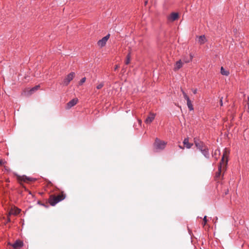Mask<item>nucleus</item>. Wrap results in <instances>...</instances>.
<instances>
[{
    "instance_id": "nucleus-25",
    "label": "nucleus",
    "mask_w": 249,
    "mask_h": 249,
    "mask_svg": "<svg viewBox=\"0 0 249 249\" xmlns=\"http://www.w3.org/2000/svg\"><path fill=\"white\" fill-rule=\"evenodd\" d=\"M183 61L184 62V63H189L190 62V60L189 59H186V58H184L183 59Z\"/></svg>"
},
{
    "instance_id": "nucleus-22",
    "label": "nucleus",
    "mask_w": 249,
    "mask_h": 249,
    "mask_svg": "<svg viewBox=\"0 0 249 249\" xmlns=\"http://www.w3.org/2000/svg\"><path fill=\"white\" fill-rule=\"evenodd\" d=\"M203 222L202 223V225H203V226L204 227V226L206 225L207 222L206 216H204V217L203 218Z\"/></svg>"
},
{
    "instance_id": "nucleus-23",
    "label": "nucleus",
    "mask_w": 249,
    "mask_h": 249,
    "mask_svg": "<svg viewBox=\"0 0 249 249\" xmlns=\"http://www.w3.org/2000/svg\"><path fill=\"white\" fill-rule=\"evenodd\" d=\"M86 80V77H84V78H82V79H81L80 81L79 82V84L80 85H82L84 83H85V82Z\"/></svg>"
},
{
    "instance_id": "nucleus-11",
    "label": "nucleus",
    "mask_w": 249,
    "mask_h": 249,
    "mask_svg": "<svg viewBox=\"0 0 249 249\" xmlns=\"http://www.w3.org/2000/svg\"><path fill=\"white\" fill-rule=\"evenodd\" d=\"M183 62L181 60H179L178 61L176 64L175 65V66H174V70L175 71H177L179 69H180L182 66H183Z\"/></svg>"
},
{
    "instance_id": "nucleus-16",
    "label": "nucleus",
    "mask_w": 249,
    "mask_h": 249,
    "mask_svg": "<svg viewBox=\"0 0 249 249\" xmlns=\"http://www.w3.org/2000/svg\"><path fill=\"white\" fill-rule=\"evenodd\" d=\"M201 152L205 157L207 158L209 157V154L207 147L206 148H204V149Z\"/></svg>"
},
{
    "instance_id": "nucleus-17",
    "label": "nucleus",
    "mask_w": 249,
    "mask_h": 249,
    "mask_svg": "<svg viewBox=\"0 0 249 249\" xmlns=\"http://www.w3.org/2000/svg\"><path fill=\"white\" fill-rule=\"evenodd\" d=\"M220 72L222 75H226V76L229 75V74L230 73L229 71L225 70L223 67H222L221 68Z\"/></svg>"
},
{
    "instance_id": "nucleus-3",
    "label": "nucleus",
    "mask_w": 249,
    "mask_h": 249,
    "mask_svg": "<svg viewBox=\"0 0 249 249\" xmlns=\"http://www.w3.org/2000/svg\"><path fill=\"white\" fill-rule=\"evenodd\" d=\"M166 144V142L164 141L156 138L154 143V146L157 149L163 150L165 148Z\"/></svg>"
},
{
    "instance_id": "nucleus-6",
    "label": "nucleus",
    "mask_w": 249,
    "mask_h": 249,
    "mask_svg": "<svg viewBox=\"0 0 249 249\" xmlns=\"http://www.w3.org/2000/svg\"><path fill=\"white\" fill-rule=\"evenodd\" d=\"M78 101V100L77 98L72 99L67 104L66 108L67 109H70L71 107L76 105Z\"/></svg>"
},
{
    "instance_id": "nucleus-14",
    "label": "nucleus",
    "mask_w": 249,
    "mask_h": 249,
    "mask_svg": "<svg viewBox=\"0 0 249 249\" xmlns=\"http://www.w3.org/2000/svg\"><path fill=\"white\" fill-rule=\"evenodd\" d=\"M196 146L200 151H202L204 148H206V146L202 142H196Z\"/></svg>"
},
{
    "instance_id": "nucleus-10",
    "label": "nucleus",
    "mask_w": 249,
    "mask_h": 249,
    "mask_svg": "<svg viewBox=\"0 0 249 249\" xmlns=\"http://www.w3.org/2000/svg\"><path fill=\"white\" fill-rule=\"evenodd\" d=\"M155 117V114L153 113H150L149 115L147 117L146 120H145V123L146 124L151 123L154 119Z\"/></svg>"
},
{
    "instance_id": "nucleus-33",
    "label": "nucleus",
    "mask_w": 249,
    "mask_h": 249,
    "mask_svg": "<svg viewBox=\"0 0 249 249\" xmlns=\"http://www.w3.org/2000/svg\"><path fill=\"white\" fill-rule=\"evenodd\" d=\"M178 146H179V147L180 148H181V149H184V147H182V146H181V145H179Z\"/></svg>"
},
{
    "instance_id": "nucleus-12",
    "label": "nucleus",
    "mask_w": 249,
    "mask_h": 249,
    "mask_svg": "<svg viewBox=\"0 0 249 249\" xmlns=\"http://www.w3.org/2000/svg\"><path fill=\"white\" fill-rule=\"evenodd\" d=\"M178 18V14L177 13H172L168 17V19L173 21L177 20Z\"/></svg>"
},
{
    "instance_id": "nucleus-24",
    "label": "nucleus",
    "mask_w": 249,
    "mask_h": 249,
    "mask_svg": "<svg viewBox=\"0 0 249 249\" xmlns=\"http://www.w3.org/2000/svg\"><path fill=\"white\" fill-rule=\"evenodd\" d=\"M39 88V86H37L34 88H33L31 90V92H32V91H34L36 90H37L38 89V88Z\"/></svg>"
},
{
    "instance_id": "nucleus-8",
    "label": "nucleus",
    "mask_w": 249,
    "mask_h": 249,
    "mask_svg": "<svg viewBox=\"0 0 249 249\" xmlns=\"http://www.w3.org/2000/svg\"><path fill=\"white\" fill-rule=\"evenodd\" d=\"M18 179L19 181H23L24 182H29L33 180L32 178L27 177L26 176H18Z\"/></svg>"
},
{
    "instance_id": "nucleus-9",
    "label": "nucleus",
    "mask_w": 249,
    "mask_h": 249,
    "mask_svg": "<svg viewBox=\"0 0 249 249\" xmlns=\"http://www.w3.org/2000/svg\"><path fill=\"white\" fill-rule=\"evenodd\" d=\"M23 245V242L20 240H17L15 243L12 245L14 249H19L22 247Z\"/></svg>"
},
{
    "instance_id": "nucleus-21",
    "label": "nucleus",
    "mask_w": 249,
    "mask_h": 249,
    "mask_svg": "<svg viewBox=\"0 0 249 249\" xmlns=\"http://www.w3.org/2000/svg\"><path fill=\"white\" fill-rule=\"evenodd\" d=\"M104 86V82H101L100 83H99L97 86H96V89H101V88H102L103 87V86Z\"/></svg>"
},
{
    "instance_id": "nucleus-28",
    "label": "nucleus",
    "mask_w": 249,
    "mask_h": 249,
    "mask_svg": "<svg viewBox=\"0 0 249 249\" xmlns=\"http://www.w3.org/2000/svg\"><path fill=\"white\" fill-rule=\"evenodd\" d=\"M193 57V55L192 54H190V59H189L190 61H192Z\"/></svg>"
},
{
    "instance_id": "nucleus-1",
    "label": "nucleus",
    "mask_w": 249,
    "mask_h": 249,
    "mask_svg": "<svg viewBox=\"0 0 249 249\" xmlns=\"http://www.w3.org/2000/svg\"><path fill=\"white\" fill-rule=\"evenodd\" d=\"M229 152L226 149L224 151L222 159L218 166V171L216 173V177L220 176L221 173L226 170V165L228 162V154Z\"/></svg>"
},
{
    "instance_id": "nucleus-15",
    "label": "nucleus",
    "mask_w": 249,
    "mask_h": 249,
    "mask_svg": "<svg viewBox=\"0 0 249 249\" xmlns=\"http://www.w3.org/2000/svg\"><path fill=\"white\" fill-rule=\"evenodd\" d=\"M206 41V38L205 36H200L198 37V42L200 44H204Z\"/></svg>"
},
{
    "instance_id": "nucleus-27",
    "label": "nucleus",
    "mask_w": 249,
    "mask_h": 249,
    "mask_svg": "<svg viewBox=\"0 0 249 249\" xmlns=\"http://www.w3.org/2000/svg\"><path fill=\"white\" fill-rule=\"evenodd\" d=\"M222 99L223 98H221L220 99V106H223V102H222Z\"/></svg>"
},
{
    "instance_id": "nucleus-7",
    "label": "nucleus",
    "mask_w": 249,
    "mask_h": 249,
    "mask_svg": "<svg viewBox=\"0 0 249 249\" xmlns=\"http://www.w3.org/2000/svg\"><path fill=\"white\" fill-rule=\"evenodd\" d=\"M109 36L110 35L108 34L106 36L104 37L102 39L99 40L97 43L98 45L101 47L104 46L106 45L107 41L108 39Z\"/></svg>"
},
{
    "instance_id": "nucleus-19",
    "label": "nucleus",
    "mask_w": 249,
    "mask_h": 249,
    "mask_svg": "<svg viewBox=\"0 0 249 249\" xmlns=\"http://www.w3.org/2000/svg\"><path fill=\"white\" fill-rule=\"evenodd\" d=\"M181 91L183 94V97L184 98V99L187 101L188 100H190V98L189 97H188V96L187 95V94L184 92V91L181 88Z\"/></svg>"
},
{
    "instance_id": "nucleus-29",
    "label": "nucleus",
    "mask_w": 249,
    "mask_h": 249,
    "mask_svg": "<svg viewBox=\"0 0 249 249\" xmlns=\"http://www.w3.org/2000/svg\"><path fill=\"white\" fill-rule=\"evenodd\" d=\"M3 161L1 160H0V166H2L3 165Z\"/></svg>"
},
{
    "instance_id": "nucleus-20",
    "label": "nucleus",
    "mask_w": 249,
    "mask_h": 249,
    "mask_svg": "<svg viewBox=\"0 0 249 249\" xmlns=\"http://www.w3.org/2000/svg\"><path fill=\"white\" fill-rule=\"evenodd\" d=\"M130 58H131L130 53H129L126 56V59L125 61V63L126 65H128L130 63Z\"/></svg>"
},
{
    "instance_id": "nucleus-13",
    "label": "nucleus",
    "mask_w": 249,
    "mask_h": 249,
    "mask_svg": "<svg viewBox=\"0 0 249 249\" xmlns=\"http://www.w3.org/2000/svg\"><path fill=\"white\" fill-rule=\"evenodd\" d=\"M183 143L185 146V147L188 149L190 148L193 145V143H191L189 142V138H185L184 140V141L183 142Z\"/></svg>"
},
{
    "instance_id": "nucleus-26",
    "label": "nucleus",
    "mask_w": 249,
    "mask_h": 249,
    "mask_svg": "<svg viewBox=\"0 0 249 249\" xmlns=\"http://www.w3.org/2000/svg\"><path fill=\"white\" fill-rule=\"evenodd\" d=\"M192 91H193V92L194 93V94H196L197 93V89H192Z\"/></svg>"
},
{
    "instance_id": "nucleus-4",
    "label": "nucleus",
    "mask_w": 249,
    "mask_h": 249,
    "mask_svg": "<svg viewBox=\"0 0 249 249\" xmlns=\"http://www.w3.org/2000/svg\"><path fill=\"white\" fill-rule=\"evenodd\" d=\"M74 76H75V73L73 72H71L64 79V80L63 81V84L65 86L68 85V84L73 79V78H74Z\"/></svg>"
},
{
    "instance_id": "nucleus-2",
    "label": "nucleus",
    "mask_w": 249,
    "mask_h": 249,
    "mask_svg": "<svg viewBox=\"0 0 249 249\" xmlns=\"http://www.w3.org/2000/svg\"><path fill=\"white\" fill-rule=\"evenodd\" d=\"M66 197L65 194L63 192H62L59 195L57 196L51 195L49 199V202L51 205L54 206L59 202L64 200Z\"/></svg>"
},
{
    "instance_id": "nucleus-30",
    "label": "nucleus",
    "mask_w": 249,
    "mask_h": 249,
    "mask_svg": "<svg viewBox=\"0 0 249 249\" xmlns=\"http://www.w3.org/2000/svg\"><path fill=\"white\" fill-rule=\"evenodd\" d=\"M118 68H119V66L116 65L115 68H114V70H117L118 69Z\"/></svg>"
},
{
    "instance_id": "nucleus-31",
    "label": "nucleus",
    "mask_w": 249,
    "mask_h": 249,
    "mask_svg": "<svg viewBox=\"0 0 249 249\" xmlns=\"http://www.w3.org/2000/svg\"><path fill=\"white\" fill-rule=\"evenodd\" d=\"M228 192H229V190H227L225 191V195H227V194H228Z\"/></svg>"
},
{
    "instance_id": "nucleus-34",
    "label": "nucleus",
    "mask_w": 249,
    "mask_h": 249,
    "mask_svg": "<svg viewBox=\"0 0 249 249\" xmlns=\"http://www.w3.org/2000/svg\"><path fill=\"white\" fill-rule=\"evenodd\" d=\"M147 3V1H145V5H146Z\"/></svg>"
},
{
    "instance_id": "nucleus-18",
    "label": "nucleus",
    "mask_w": 249,
    "mask_h": 249,
    "mask_svg": "<svg viewBox=\"0 0 249 249\" xmlns=\"http://www.w3.org/2000/svg\"><path fill=\"white\" fill-rule=\"evenodd\" d=\"M187 105L190 110H193L194 107L190 100L187 101Z\"/></svg>"
},
{
    "instance_id": "nucleus-32",
    "label": "nucleus",
    "mask_w": 249,
    "mask_h": 249,
    "mask_svg": "<svg viewBox=\"0 0 249 249\" xmlns=\"http://www.w3.org/2000/svg\"><path fill=\"white\" fill-rule=\"evenodd\" d=\"M138 122H139V124H142V121H141V120H138Z\"/></svg>"
},
{
    "instance_id": "nucleus-5",
    "label": "nucleus",
    "mask_w": 249,
    "mask_h": 249,
    "mask_svg": "<svg viewBox=\"0 0 249 249\" xmlns=\"http://www.w3.org/2000/svg\"><path fill=\"white\" fill-rule=\"evenodd\" d=\"M20 209L14 207L13 208H11L10 210L8 215V221L10 222V218L9 217L11 215H17L20 212Z\"/></svg>"
}]
</instances>
